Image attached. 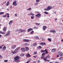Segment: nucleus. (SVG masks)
Returning a JSON list of instances; mask_svg holds the SVG:
<instances>
[{"instance_id":"obj_43","label":"nucleus","mask_w":63,"mask_h":63,"mask_svg":"<svg viewBox=\"0 0 63 63\" xmlns=\"http://www.w3.org/2000/svg\"><path fill=\"white\" fill-rule=\"evenodd\" d=\"M48 40L50 41H51V39L50 38H48Z\"/></svg>"},{"instance_id":"obj_45","label":"nucleus","mask_w":63,"mask_h":63,"mask_svg":"<svg viewBox=\"0 0 63 63\" xmlns=\"http://www.w3.org/2000/svg\"><path fill=\"white\" fill-rule=\"evenodd\" d=\"M40 0H36V2H39Z\"/></svg>"},{"instance_id":"obj_5","label":"nucleus","mask_w":63,"mask_h":63,"mask_svg":"<svg viewBox=\"0 0 63 63\" xmlns=\"http://www.w3.org/2000/svg\"><path fill=\"white\" fill-rule=\"evenodd\" d=\"M58 53L59 55L60 56H63V53L60 51H58Z\"/></svg>"},{"instance_id":"obj_49","label":"nucleus","mask_w":63,"mask_h":63,"mask_svg":"<svg viewBox=\"0 0 63 63\" xmlns=\"http://www.w3.org/2000/svg\"><path fill=\"white\" fill-rule=\"evenodd\" d=\"M2 58V56L0 55V59Z\"/></svg>"},{"instance_id":"obj_29","label":"nucleus","mask_w":63,"mask_h":63,"mask_svg":"<svg viewBox=\"0 0 63 63\" xmlns=\"http://www.w3.org/2000/svg\"><path fill=\"white\" fill-rule=\"evenodd\" d=\"M25 45L26 46H29V44L28 43H25Z\"/></svg>"},{"instance_id":"obj_28","label":"nucleus","mask_w":63,"mask_h":63,"mask_svg":"<svg viewBox=\"0 0 63 63\" xmlns=\"http://www.w3.org/2000/svg\"><path fill=\"white\" fill-rule=\"evenodd\" d=\"M6 16H7V15H6V14L5 15H4L3 16V17H6Z\"/></svg>"},{"instance_id":"obj_50","label":"nucleus","mask_w":63,"mask_h":63,"mask_svg":"<svg viewBox=\"0 0 63 63\" xmlns=\"http://www.w3.org/2000/svg\"><path fill=\"white\" fill-rule=\"evenodd\" d=\"M23 32H26V30H23Z\"/></svg>"},{"instance_id":"obj_30","label":"nucleus","mask_w":63,"mask_h":63,"mask_svg":"<svg viewBox=\"0 0 63 63\" xmlns=\"http://www.w3.org/2000/svg\"><path fill=\"white\" fill-rule=\"evenodd\" d=\"M9 5V2L8 1L6 3V5L8 6Z\"/></svg>"},{"instance_id":"obj_41","label":"nucleus","mask_w":63,"mask_h":63,"mask_svg":"<svg viewBox=\"0 0 63 63\" xmlns=\"http://www.w3.org/2000/svg\"><path fill=\"white\" fill-rule=\"evenodd\" d=\"M35 24L36 25H40V24H38L37 23H36Z\"/></svg>"},{"instance_id":"obj_54","label":"nucleus","mask_w":63,"mask_h":63,"mask_svg":"<svg viewBox=\"0 0 63 63\" xmlns=\"http://www.w3.org/2000/svg\"><path fill=\"white\" fill-rule=\"evenodd\" d=\"M17 14H15V16H17Z\"/></svg>"},{"instance_id":"obj_52","label":"nucleus","mask_w":63,"mask_h":63,"mask_svg":"<svg viewBox=\"0 0 63 63\" xmlns=\"http://www.w3.org/2000/svg\"><path fill=\"white\" fill-rule=\"evenodd\" d=\"M23 41L24 42H26V39H23Z\"/></svg>"},{"instance_id":"obj_61","label":"nucleus","mask_w":63,"mask_h":63,"mask_svg":"<svg viewBox=\"0 0 63 63\" xmlns=\"http://www.w3.org/2000/svg\"><path fill=\"white\" fill-rule=\"evenodd\" d=\"M38 4V3H36L35 5H37Z\"/></svg>"},{"instance_id":"obj_48","label":"nucleus","mask_w":63,"mask_h":63,"mask_svg":"<svg viewBox=\"0 0 63 63\" xmlns=\"http://www.w3.org/2000/svg\"><path fill=\"white\" fill-rule=\"evenodd\" d=\"M37 61L38 62V63H40V62H41V61H40V60H38Z\"/></svg>"},{"instance_id":"obj_35","label":"nucleus","mask_w":63,"mask_h":63,"mask_svg":"<svg viewBox=\"0 0 63 63\" xmlns=\"http://www.w3.org/2000/svg\"><path fill=\"white\" fill-rule=\"evenodd\" d=\"M31 14L32 16H34L35 15L34 14L32 13V12H31Z\"/></svg>"},{"instance_id":"obj_51","label":"nucleus","mask_w":63,"mask_h":63,"mask_svg":"<svg viewBox=\"0 0 63 63\" xmlns=\"http://www.w3.org/2000/svg\"><path fill=\"white\" fill-rule=\"evenodd\" d=\"M36 39H39V37H36Z\"/></svg>"},{"instance_id":"obj_60","label":"nucleus","mask_w":63,"mask_h":63,"mask_svg":"<svg viewBox=\"0 0 63 63\" xmlns=\"http://www.w3.org/2000/svg\"><path fill=\"white\" fill-rule=\"evenodd\" d=\"M33 63H36V62L35 61L33 62Z\"/></svg>"},{"instance_id":"obj_34","label":"nucleus","mask_w":63,"mask_h":63,"mask_svg":"<svg viewBox=\"0 0 63 63\" xmlns=\"http://www.w3.org/2000/svg\"><path fill=\"white\" fill-rule=\"evenodd\" d=\"M42 52H44V50L42 49L41 50V53H42Z\"/></svg>"},{"instance_id":"obj_47","label":"nucleus","mask_w":63,"mask_h":63,"mask_svg":"<svg viewBox=\"0 0 63 63\" xmlns=\"http://www.w3.org/2000/svg\"><path fill=\"white\" fill-rule=\"evenodd\" d=\"M23 55V54H21L20 55L21 56H22Z\"/></svg>"},{"instance_id":"obj_58","label":"nucleus","mask_w":63,"mask_h":63,"mask_svg":"<svg viewBox=\"0 0 63 63\" xmlns=\"http://www.w3.org/2000/svg\"><path fill=\"white\" fill-rule=\"evenodd\" d=\"M0 48L2 49V47L1 46H0Z\"/></svg>"},{"instance_id":"obj_6","label":"nucleus","mask_w":63,"mask_h":63,"mask_svg":"<svg viewBox=\"0 0 63 63\" xmlns=\"http://www.w3.org/2000/svg\"><path fill=\"white\" fill-rule=\"evenodd\" d=\"M35 16H36V17H38L39 18H40V17L41 16V14H38L36 15H35Z\"/></svg>"},{"instance_id":"obj_33","label":"nucleus","mask_w":63,"mask_h":63,"mask_svg":"<svg viewBox=\"0 0 63 63\" xmlns=\"http://www.w3.org/2000/svg\"><path fill=\"white\" fill-rule=\"evenodd\" d=\"M4 14V12H0V15H3V14Z\"/></svg>"},{"instance_id":"obj_2","label":"nucleus","mask_w":63,"mask_h":63,"mask_svg":"<svg viewBox=\"0 0 63 63\" xmlns=\"http://www.w3.org/2000/svg\"><path fill=\"white\" fill-rule=\"evenodd\" d=\"M19 56H16L15 58V61H16V62H19L20 61V60H19Z\"/></svg>"},{"instance_id":"obj_55","label":"nucleus","mask_w":63,"mask_h":63,"mask_svg":"<svg viewBox=\"0 0 63 63\" xmlns=\"http://www.w3.org/2000/svg\"><path fill=\"white\" fill-rule=\"evenodd\" d=\"M4 62H7L8 61V60H6L4 61Z\"/></svg>"},{"instance_id":"obj_44","label":"nucleus","mask_w":63,"mask_h":63,"mask_svg":"<svg viewBox=\"0 0 63 63\" xmlns=\"http://www.w3.org/2000/svg\"><path fill=\"white\" fill-rule=\"evenodd\" d=\"M37 27H34L33 28V29H37Z\"/></svg>"},{"instance_id":"obj_59","label":"nucleus","mask_w":63,"mask_h":63,"mask_svg":"<svg viewBox=\"0 0 63 63\" xmlns=\"http://www.w3.org/2000/svg\"><path fill=\"white\" fill-rule=\"evenodd\" d=\"M30 62V61H28L27 62H26V63H28Z\"/></svg>"},{"instance_id":"obj_25","label":"nucleus","mask_w":63,"mask_h":63,"mask_svg":"<svg viewBox=\"0 0 63 63\" xmlns=\"http://www.w3.org/2000/svg\"><path fill=\"white\" fill-rule=\"evenodd\" d=\"M46 53H42V56H45V54H46Z\"/></svg>"},{"instance_id":"obj_63","label":"nucleus","mask_w":63,"mask_h":63,"mask_svg":"<svg viewBox=\"0 0 63 63\" xmlns=\"http://www.w3.org/2000/svg\"><path fill=\"white\" fill-rule=\"evenodd\" d=\"M33 57H34V58H36V57L35 56H33Z\"/></svg>"},{"instance_id":"obj_1","label":"nucleus","mask_w":63,"mask_h":63,"mask_svg":"<svg viewBox=\"0 0 63 63\" xmlns=\"http://www.w3.org/2000/svg\"><path fill=\"white\" fill-rule=\"evenodd\" d=\"M19 49H20V47L16 48V49H15L14 51H13L12 52V53L14 54H15V53H16L18 52V51L19 50Z\"/></svg>"},{"instance_id":"obj_42","label":"nucleus","mask_w":63,"mask_h":63,"mask_svg":"<svg viewBox=\"0 0 63 63\" xmlns=\"http://www.w3.org/2000/svg\"><path fill=\"white\" fill-rule=\"evenodd\" d=\"M44 53H46H46H47H47H48V52L47 51V50H46V52H45Z\"/></svg>"},{"instance_id":"obj_21","label":"nucleus","mask_w":63,"mask_h":63,"mask_svg":"<svg viewBox=\"0 0 63 63\" xmlns=\"http://www.w3.org/2000/svg\"><path fill=\"white\" fill-rule=\"evenodd\" d=\"M40 48H42V47L41 46H39L37 48V49H39Z\"/></svg>"},{"instance_id":"obj_32","label":"nucleus","mask_w":63,"mask_h":63,"mask_svg":"<svg viewBox=\"0 0 63 63\" xmlns=\"http://www.w3.org/2000/svg\"><path fill=\"white\" fill-rule=\"evenodd\" d=\"M31 19H33L34 18V16H31Z\"/></svg>"},{"instance_id":"obj_22","label":"nucleus","mask_w":63,"mask_h":63,"mask_svg":"<svg viewBox=\"0 0 63 63\" xmlns=\"http://www.w3.org/2000/svg\"><path fill=\"white\" fill-rule=\"evenodd\" d=\"M0 33L1 34H5V32H3L2 31H0Z\"/></svg>"},{"instance_id":"obj_46","label":"nucleus","mask_w":63,"mask_h":63,"mask_svg":"<svg viewBox=\"0 0 63 63\" xmlns=\"http://www.w3.org/2000/svg\"><path fill=\"white\" fill-rule=\"evenodd\" d=\"M23 30H20V32H23Z\"/></svg>"},{"instance_id":"obj_7","label":"nucleus","mask_w":63,"mask_h":63,"mask_svg":"<svg viewBox=\"0 0 63 63\" xmlns=\"http://www.w3.org/2000/svg\"><path fill=\"white\" fill-rule=\"evenodd\" d=\"M12 4L13 6H16L17 5V4L16 3V1H14L13 2Z\"/></svg>"},{"instance_id":"obj_17","label":"nucleus","mask_w":63,"mask_h":63,"mask_svg":"<svg viewBox=\"0 0 63 63\" xmlns=\"http://www.w3.org/2000/svg\"><path fill=\"white\" fill-rule=\"evenodd\" d=\"M25 50L26 51H28L29 50V48L27 47H25Z\"/></svg>"},{"instance_id":"obj_11","label":"nucleus","mask_w":63,"mask_h":63,"mask_svg":"<svg viewBox=\"0 0 63 63\" xmlns=\"http://www.w3.org/2000/svg\"><path fill=\"white\" fill-rule=\"evenodd\" d=\"M47 27L46 26H44L43 27V30L45 31L46 29V28Z\"/></svg>"},{"instance_id":"obj_12","label":"nucleus","mask_w":63,"mask_h":63,"mask_svg":"<svg viewBox=\"0 0 63 63\" xmlns=\"http://www.w3.org/2000/svg\"><path fill=\"white\" fill-rule=\"evenodd\" d=\"M2 49H3V51H5L6 50V47L5 46H4L2 48Z\"/></svg>"},{"instance_id":"obj_13","label":"nucleus","mask_w":63,"mask_h":63,"mask_svg":"<svg viewBox=\"0 0 63 63\" xmlns=\"http://www.w3.org/2000/svg\"><path fill=\"white\" fill-rule=\"evenodd\" d=\"M7 30V28L6 27H5L3 29V31L4 32H6V30Z\"/></svg>"},{"instance_id":"obj_53","label":"nucleus","mask_w":63,"mask_h":63,"mask_svg":"<svg viewBox=\"0 0 63 63\" xmlns=\"http://www.w3.org/2000/svg\"><path fill=\"white\" fill-rule=\"evenodd\" d=\"M53 32V30H51L50 31V32H51H51Z\"/></svg>"},{"instance_id":"obj_19","label":"nucleus","mask_w":63,"mask_h":63,"mask_svg":"<svg viewBox=\"0 0 63 63\" xmlns=\"http://www.w3.org/2000/svg\"><path fill=\"white\" fill-rule=\"evenodd\" d=\"M26 56L27 57H30V54H26Z\"/></svg>"},{"instance_id":"obj_38","label":"nucleus","mask_w":63,"mask_h":63,"mask_svg":"<svg viewBox=\"0 0 63 63\" xmlns=\"http://www.w3.org/2000/svg\"><path fill=\"white\" fill-rule=\"evenodd\" d=\"M33 33H34V31H32L30 32V34H33Z\"/></svg>"},{"instance_id":"obj_36","label":"nucleus","mask_w":63,"mask_h":63,"mask_svg":"<svg viewBox=\"0 0 63 63\" xmlns=\"http://www.w3.org/2000/svg\"><path fill=\"white\" fill-rule=\"evenodd\" d=\"M44 13L45 14H46V15H47V14H48V13H47V12L46 11Z\"/></svg>"},{"instance_id":"obj_31","label":"nucleus","mask_w":63,"mask_h":63,"mask_svg":"<svg viewBox=\"0 0 63 63\" xmlns=\"http://www.w3.org/2000/svg\"><path fill=\"white\" fill-rule=\"evenodd\" d=\"M29 42V40L28 39H26V42Z\"/></svg>"},{"instance_id":"obj_15","label":"nucleus","mask_w":63,"mask_h":63,"mask_svg":"<svg viewBox=\"0 0 63 63\" xmlns=\"http://www.w3.org/2000/svg\"><path fill=\"white\" fill-rule=\"evenodd\" d=\"M48 57H49V56H47V57L46 58H45L44 59H44V61L45 62H46V60H47L46 59H47V58H48Z\"/></svg>"},{"instance_id":"obj_4","label":"nucleus","mask_w":63,"mask_h":63,"mask_svg":"<svg viewBox=\"0 0 63 63\" xmlns=\"http://www.w3.org/2000/svg\"><path fill=\"white\" fill-rule=\"evenodd\" d=\"M54 7V6H53L52 7H51V6H48L47 8V9H48V10L49 11V10H50V9H52V8H53Z\"/></svg>"},{"instance_id":"obj_27","label":"nucleus","mask_w":63,"mask_h":63,"mask_svg":"<svg viewBox=\"0 0 63 63\" xmlns=\"http://www.w3.org/2000/svg\"><path fill=\"white\" fill-rule=\"evenodd\" d=\"M30 10H31V8H30L27 10V11H30Z\"/></svg>"},{"instance_id":"obj_26","label":"nucleus","mask_w":63,"mask_h":63,"mask_svg":"<svg viewBox=\"0 0 63 63\" xmlns=\"http://www.w3.org/2000/svg\"><path fill=\"white\" fill-rule=\"evenodd\" d=\"M53 33H54V34H55L56 33V32H55V30H53Z\"/></svg>"},{"instance_id":"obj_18","label":"nucleus","mask_w":63,"mask_h":63,"mask_svg":"<svg viewBox=\"0 0 63 63\" xmlns=\"http://www.w3.org/2000/svg\"><path fill=\"white\" fill-rule=\"evenodd\" d=\"M56 51V50L55 49H52V52H55Z\"/></svg>"},{"instance_id":"obj_64","label":"nucleus","mask_w":63,"mask_h":63,"mask_svg":"<svg viewBox=\"0 0 63 63\" xmlns=\"http://www.w3.org/2000/svg\"><path fill=\"white\" fill-rule=\"evenodd\" d=\"M61 42H63V39L62 40H61Z\"/></svg>"},{"instance_id":"obj_3","label":"nucleus","mask_w":63,"mask_h":63,"mask_svg":"<svg viewBox=\"0 0 63 63\" xmlns=\"http://www.w3.org/2000/svg\"><path fill=\"white\" fill-rule=\"evenodd\" d=\"M10 35V31H8L7 32V34L4 35V36H5V37H7V36H9Z\"/></svg>"},{"instance_id":"obj_24","label":"nucleus","mask_w":63,"mask_h":63,"mask_svg":"<svg viewBox=\"0 0 63 63\" xmlns=\"http://www.w3.org/2000/svg\"><path fill=\"white\" fill-rule=\"evenodd\" d=\"M6 16H7V17H9L10 16H9V14L8 13L6 14Z\"/></svg>"},{"instance_id":"obj_56","label":"nucleus","mask_w":63,"mask_h":63,"mask_svg":"<svg viewBox=\"0 0 63 63\" xmlns=\"http://www.w3.org/2000/svg\"><path fill=\"white\" fill-rule=\"evenodd\" d=\"M37 54V52H35L34 53V54Z\"/></svg>"},{"instance_id":"obj_57","label":"nucleus","mask_w":63,"mask_h":63,"mask_svg":"<svg viewBox=\"0 0 63 63\" xmlns=\"http://www.w3.org/2000/svg\"><path fill=\"white\" fill-rule=\"evenodd\" d=\"M47 49H45V50H44V52H45H45L47 51Z\"/></svg>"},{"instance_id":"obj_23","label":"nucleus","mask_w":63,"mask_h":63,"mask_svg":"<svg viewBox=\"0 0 63 63\" xmlns=\"http://www.w3.org/2000/svg\"><path fill=\"white\" fill-rule=\"evenodd\" d=\"M59 60H63V57H60L59 58Z\"/></svg>"},{"instance_id":"obj_62","label":"nucleus","mask_w":63,"mask_h":63,"mask_svg":"<svg viewBox=\"0 0 63 63\" xmlns=\"http://www.w3.org/2000/svg\"><path fill=\"white\" fill-rule=\"evenodd\" d=\"M57 57H59V55H57Z\"/></svg>"},{"instance_id":"obj_8","label":"nucleus","mask_w":63,"mask_h":63,"mask_svg":"<svg viewBox=\"0 0 63 63\" xmlns=\"http://www.w3.org/2000/svg\"><path fill=\"white\" fill-rule=\"evenodd\" d=\"M16 48V45H14L11 47L12 50L15 49Z\"/></svg>"},{"instance_id":"obj_20","label":"nucleus","mask_w":63,"mask_h":63,"mask_svg":"<svg viewBox=\"0 0 63 63\" xmlns=\"http://www.w3.org/2000/svg\"><path fill=\"white\" fill-rule=\"evenodd\" d=\"M13 20L10 21L9 23V24L11 25V24H12V23H13Z\"/></svg>"},{"instance_id":"obj_16","label":"nucleus","mask_w":63,"mask_h":63,"mask_svg":"<svg viewBox=\"0 0 63 63\" xmlns=\"http://www.w3.org/2000/svg\"><path fill=\"white\" fill-rule=\"evenodd\" d=\"M37 44L36 43H35L34 44H33V45H31V46L32 47V46H37Z\"/></svg>"},{"instance_id":"obj_39","label":"nucleus","mask_w":63,"mask_h":63,"mask_svg":"<svg viewBox=\"0 0 63 63\" xmlns=\"http://www.w3.org/2000/svg\"><path fill=\"white\" fill-rule=\"evenodd\" d=\"M44 58H45L44 56H42L41 57V59H44Z\"/></svg>"},{"instance_id":"obj_40","label":"nucleus","mask_w":63,"mask_h":63,"mask_svg":"<svg viewBox=\"0 0 63 63\" xmlns=\"http://www.w3.org/2000/svg\"><path fill=\"white\" fill-rule=\"evenodd\" d=\"M44 11H48V9H47V8L46 9H44Z\"/></svg>"},{"instance_id":"obj_10","label":"nucleus","mask_w":63,"mask_h":63,"mask_svg":"<svg viewBox=\"0 0 63 63\" xmlns=\"http://www.w3.org/2000/svg\"><path fill=\"white\" fill-rule=\"evenodd\" d=\"M21 50H22V52H25V48L23 47L20 49Z\"/></svg>"},{"instance_id":"obj_14","label":"nucleus","mask_w":63,"mask_h":63,"mask_svg":"<svg viewBox=\"0 0 63 63\" xmlns=\"http://www.w3.org/2000/svg\"><path fill=\"white\" fill-rule=\"evenodd\" d=\"M33 30V29H29L28 30V32H29L30 31Z\"/></svg>"},{"instance_id":"obj_37","label":"nucleus","mask_w":63,"mask_h":63,"mask_svg":"<svg viewBox=\"0 0 63 63\" xmlns=\"http://www.w3.org/2000/svg\"><path fill=\"white\" fill-rule=\"evenodd\" d=\"M48 61V62H50V61L49 60H46L45 61Z\"/></svg>"},{"instance_id":"obj_9","label":"nucleus","mask_w":63,"mask_h":63,"mask_svg":"<svg viewBox=\"0 0 63 63\" xmlns=\"http://www.w3.org/2000/svg\"><path fill=\"white\" fill-rule=\"evenodd\" d=\"M46 45V43L43 42H41V43L40 44V46H45Z\"/></svg>"}]
</instances>
